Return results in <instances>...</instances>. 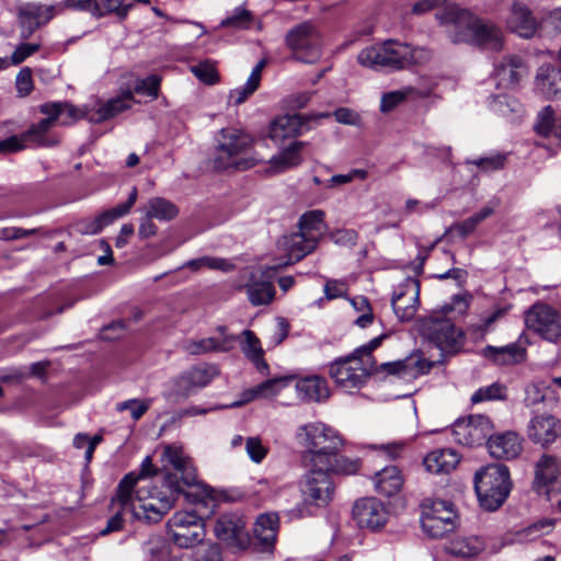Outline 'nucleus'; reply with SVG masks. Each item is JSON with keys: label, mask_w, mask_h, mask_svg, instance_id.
Here are the masks:
<instances>
[{"label": "nucleus", "mask_w": 561, "mask_h": 561, "mask_svg": "<svg viewBox=\"0 0 561 561\" xmlns=\"http://www.w3.org/2000/svg\"><path fill=\"white\" fill-rule=\"evenodd\" d=\"M167 528L171 540L180 548H192L201 543L206 535L203 518L194 512L174 513L168 520Z\"/></svg>", "instance_id": "10"}, {"label": "nucleus", "mask_w": 561, "mask_h": 561, "mask_svg": "<svg viewBox=\"0 0 561 561\" xmlns=\"http://www.w3.org/2000/svg\"><path fill=\"white\" fill-rule=\"evenodd\" d=\"M278 529L277 514H261L254 524V537L259 540L264 548H270L274 545Z\"/></svg>", "instance_id": "34"}, {"label": "nucleus", "mask_w": 561, "mask_h": 561, "mask_svg": "<svg viewBox=\"0 0 561 561\" xmlns=\"http://www.w3.org/2000/svg\"><path fill=\"white\" fill-rule=\"evenodd\" d=\"M163 459L171 466L163 473L160 489L150 482L138 486V477L129 472L119 481L113 505L119 504L123 511H129L134 519L158 523L173 507L185 488L197 483L196 469L192 459L184 455L181 447L167 446Z\"/></svg>", "instance_id": "1"}, {"label": "nucleus", "mask_w": 561, "mask_h": 561, "mask_svg": "<svg viewBox=\"0 0 561 561\" xmlns=\"http://www.w3.org/2000/svg\"><path fill=\"white\" fill-rule=\"evenodd\" d=\"M423 49L413 48L407 43L388 39L362 49L357 56L359 65L374 70H400L420 58Z\"/></svg>", "instance_id": "6"}, {"label": "nucleus", "mask_w": 561, "mask_h": 561, "mask_svg": "<svg viewBox=\"0 0 561 561\" xmlns=\"http://www.w3.org/2000/svg\"><path fill=\"white\" fill-rule=\"evenodd\" d=\"M54 125L51 124V119L43 118L37 124L32 125L25 133H23L24 139L27 141L34 140L41 144L46 133Z\"/></svg>", "instance_id": "60"}, {"label": "nucleus", "mask_w": 561, "mask_h": 561, "mask_svg": "<svg viewBox=\"0 0 561 561\" xmlns=\"http://www.w3.org/2000/svg\"><path fill=\"white\" fill-rule=\"evenodd\" d=\"M296 389L299 397L305 401L321 402L330 396L327 380L319 376L299 379Z\"/></svg>", "instance_id": "32"}, {"label": "nucleus", "mask_w": 561, "mask_h": 561, "mask_svg": "<svg viewBox=\"0 0 561 561\" xmlns=\"http://www.w3.org/2000/svg\"><path fill=\"white\" fill-rule=\"evenodd\" d=\"M482 549V543L478 538H457L448 542L445 550L455 557H473Z\"/></svg>", "instance_id": "41"}, {"label": "nucleus", "mask_w": 561, "mask_h": 561, "mask_svg": "<svg viewBox=\"0 0 561 561\" xmlns=\"http://www.w3.org/2000/svg\"><path fill=\"white\" fill-rule=\"evenodd\" d=\"M323 219L324 213L322 210L314 209L305 213L299 219V232L313 237L318 243L323 230Z\"/></svg>", "instance_id": "39"}, {"label": "nucleus", "mask_w": 561, "mask_h": 561, "mask_svg": "<svg viewBox=\"0 0 561 561\" xmlns=\"http://www.w3.org/2000/svg\"><path fill=\"white\" fill-rule=\"evenodd\" d=\"M383 337L379 335L373 339L351 355L337 358L330 365L329 374L340 388L351 392L365 385L374 367L371 352L381 344Z\"/></svg>", "instance_id": "3"}, {"label": "nucleus", "mask_w": 561, "mask_h": 561, "mask_svg": "<svg viewBox=\"0 0 561 561\" xmlns=\"http://www.w3.org/2000/svg\"><path fill=\"white\" fill-rule=\"evenodd\" d=\"M186 371L196 389L206 387L218 375V369L214 365L196 366Z\"/></svg>", "instance_id": "49"}, {"label": "nucleus", "mask_w": 561, "mask_h": 561, "mask_svg": "<svg viewBox=\"0 0 561 561\" xmlns=\"http://www.w3.org/2000/svg\"><path fill=\"white\" fill-rule=\"evenodd\" d=\"M133 3H125L124 0H103L102 4H95L93 15L102 18L106 14H115L119 20H125Z\"/></svg>", "instance_id": "45"}, {"label": "nucleus", "mask_w": 561, "mask_h": 561, "mask_svg": "<svg viewBox=\"0 0 561 561\" xmlns=\"http://www.w3.org/2000/svg\"><path fill=\"white\" fill-rule=\"evenodd\" d=\"M556 126L554 111L548 105L538 113L535 130L537 134L545 137L550 135L554 136Z\"/></svg>", "instance_id": "51"}, {"label": "nucleus", "mask_w": 561, "mask_h": 561, "mask_svg": "<svg viewBox=\"0 0 561 561\" xmlns=\"http://www.w3.org/2000/svg\"><path fill=\"white\" fill-rule=\"evenodd\" d=\"M41 228L24 229L20 227H8L0 229V240H18L39 233Z\"/></svg>", "instance_id": "61"}, {"label": "nucleus", "mask_w": 561, "mask_h": 561, "mask_svg": "<svg viewBox=\"0 0 561 561\" xmlns=\"http://www.w3.org/2000/svg\"><path fill=\"white\" fill-rule=\"evenodd\" d=\"M286 43L297 60L312 64L321 57V37L311 22L293 27L286 35Z\"/></svg>", "instance_id": "11"}, {"label": "nucleus", "mask_w": 561, "mask_h": 561, "mask_svg": "<svg viewBox=\"0 0 561 561\" xmlns=\"http://www.w3.org/2000/svg\"><path fill=\"white\" fill-rule=\"evenodd\" d=\"M507 27L524 38H531L538 30V22L530 9L522 3H514L506 21Z\"/></svg>", "instance_id": "24"}, {"label": "nucleus", "mask_w": 561, "mask_h": 561, "mask_svg": "<svg viewBox=\"0 0 561 561\" xmlns=\"http://www.w3.org/2000/svg\"><path fill=\"white\" fill-rule=\"evenodd\" d=\"M15 88L20 98L31 94L34 89L31 68L24 67L19 71L15 79Z\"/></svg>", "instance_id": "58"}, {"label": "nucleus", "mask_w": 561, "mask_h": 561, "mask_svg": "<svg viewBox=\"0 0 561 561\" xmlns=\"http://www.w3.org/2000/svg\"><path fill=\"white\" fill-rule=\"evenodd\" d=\"M112 507L115 508L118 506V510L115 512V514L107 520L106 526L100 531L101 536H106L111 533L118 531L123 528L124 525V515L126 513H129V511H123L122 506L119 504L113 505V502L111 503Z\"/></svg>", "instance_id": "62"}, {"label": "nucleus", "mask_w": 561, "mask_h": 561, "mask_svg": "<svg viewBox=\"0 0 561 561\" xmlns=\"http://www.w3.org/2000/svg\"><path fill=\"white\" fill-rule=\"evenodd\" d=\"M433 367V362L423 358L420 354H412L403 359L387 362L380 365H377L374 360L370 375L380 376L381 378L394 376L410 379L430 373Z\"/></svg>", "instance_id": "14"}, {"label": "nucleus", "mask_w": 561, "mask_h": 561, "mask_svg": "<svg viewBox=\"0 0 561 561\" xmlns=\"http://www.w3.org/2000/svg\"><path fill=\"white\" fill-rule=\"evenodd\" d=\"M252 22V14L243 8H237L234 12L221 21L224 27L248 28Z\"/></svg>", "instance_id": "56"}, {"label": "nucleus", "mask_w": 561, "mask_h": 561, "mask_svg": "<svg viewBox=\"0 0 561 561\" xmlns=\"http://www.w3.org/2000/svg\"><path fill=\"white\" fill-rule=\"evenodd\" d=\"M558 75L550 65L541 66L536 77L538 89L548 96L557 94L558 89L554 85V80Z\"/></svg>", "instance_id": "47"}, {"label": "nucleus", "mask_w": 561, "mask_h": 561, "mask_svg": "<svg viewBox=\"0 0 561 561\" xmlns=\"http://www.w3.org/2000/svg\"><path fill=\"white\" fill-rule=\"evenodd\" d=\"M243 335L244 343L242 345V351L255 364L259 370H266L267 364L263 359V351L261 348L259 339L250 330H245Z\"/></svg>", "instance_id": "44"}, {"label": "nucleus", "mask_w": 561, "mask_h": 561, "mask_svg": "<svg viewBox=\"0 0 561 561\" xmlns=\"http://www.w3.org/2000/svg\"><path fill=\"white\" fill-rule=\"evenodd\" d=\"M150 404L151 400L129 399L117 403L116 409L119 412L129 410L131 417L137 421L149 410Z\"/></svg>", "instance_id": "55"}, {"label": "nucleus", "mask_w": 561, "mask_h": 561, "mask_svg": "<svg viewBox=\"0 0 561 561\" xmlns=\"http://www.w3.org/2000/svg\"><path fill=\"white\" fill-rule=\"evenodd\" d=\"M144 550L149 556V561H170L176 558L171 553L170 545L160 536H151L144 543Z\"/></svg>", "instance_id": "42"}, {"label": "nucleus", "mask_w": 561, "mask_h": 561, "mask_svg": "<svg viewBox=\"0 0 561 561\" xmlns=\"http://www.w3.org/2000/svg\"><path fill=\"white\" fill-rule=\"evenodd\" d=\"M41 45L35 43L20 44L11 55L12 65L22 64L26 58L38 51Z\"/></svg>", "instance_id": "63"}, {"label": "nucleus", "mask_w": 561, "mask_h": 561, "mask_svg": "<svg viewBox=\"0 0 561 561\" xmlns=\"http://www.w3.org/2000/svg\"><path fill=\"white\" fill-rule=\"evenodd\" d=\"M53 16V8L43 10L42 7L27 4L20 10L21 37L27 39L42 24Z\"/></svg>", "instance_id": "28"}, {"label": "nucleus", "mask_w": 561, "mask_h": 561, "mask_svg": "<svg viewBox=\"0 0 561 561\" xmlns=\"http://www.w3.org/2000/svg\"><path fill=\"white\" fill-rule=\"evenodd\" d=\"M196 387L191 380L187 371L182 373L180 376L171 380V389L164 394V397L172 402H179L182 399H186L196 391Z\"/></svg>", "instance_id": "40"}, {"label": "nucleus", "mask_w": 561, "mask_h": 561, "mask_svg": "<svg viewBox=\"0 0 561 561\" xmlns=\"http://www.w3.org/2000/svg\"><path fill=\"white\" fill-rule=\"evenodd\" d=\"M506 396V388L501 383L494 382L486 387L479 388L471 397L472 403H480L492 400H503Z\"/></svg>", "instance_id": "50"}, {"label": "nucleus", "mask_w": 561, "mask_h": 561, "mask_svg": "<svg viewBox=\"0 0 561 561\" xmlns=\"http://www.w3.org/2000/svg\"><path fill=\"white\" fill-rule=\"evenodd\" d=\"M540 36H557L561 33V8L546 12L538 24Z\"/></svg>", "instance_id": "46"}, {"label": "nucleus", "mask_w": 561, "mask_h": 561, "mask_svg": "<svg viewBox=\"0 0 561 561\" xmlns=\"http://www.w3.org/2000/svg\"><path fill=\"white\" fill-rule=\"evenodd\" d=\"M231 347V339L206 337L198 341H191L185 350L192 355L205 354L208 352H227Z\"/></svg>", "instance_id": "38"}, {"label": "nucleus", "mask_w": 561, "mask_h": 561, "mask_svg": "<svg viewBox=\"0 0 561 561\" xmlns=\"http://www.w3.org/2000/svg\"><path fill=\"white\" fill-rule=\"evenodd\" d=\"M360 462L358 459H350L347 457L341 456L340 453L335 454L330 459V468H322L328 473H344V474H353L356 473L359 469Z\"/></svg>", "instance_id": "48"}, {"label": "nucleus", "mask_w": 561, "mask_h": 561, "mask_svg": "<svg viewBox=\"0 0 561 561\" xmlns=\"http://www.w3.org/2000/svg\"><path fill=\"white\" fill-rule=\"evenodd\" d=\"M483 355L496 364L510 365L524 360L526 350L517 343H511L501 347L488 345L483 348Z\"/></svg>", "instance_id": "33"}, {"label": "nucleus", "mask_w": 561, "mask_h": 561, "mask_svg": "<svg viewBox=\"0 0 561 561\" xmlns=\"http://www.w3.org/2000/svg\"><path fill=\"white\" fill-rule=\"evenodd\" d=\"M304 146L305 142L295 140L291 141L289 146L283 149L277 156H274L271 159L272 168L274 171L278 173L300 164V151Z\"/></svg>", "instance_id": "36"}, {"label": "nucleus", "mask_w": 561, "mask_h": 561, "mask_svg": "<svg viewBox=\"0 0 561 561\" xmlns=\"http://www.w3.org/2000/svg\"><path fill=\"white\" fill-rule=\"evenodd\" d=\"M282 265L267 266L264 270L252 272L247 283L242 286L247 297L253 306H264L273 301L275 287L273 275Z\"/></svg>", "instance_id": "16"}, {"label": "nucleus", "mask_w": 561, "mask_h": 561, "mask_svg": "<svg viewBox=\"0 0 561 561\" xmlns=\"http://www.w3.org/2000/svg\"><path fill=\"white\" fill-rule=\"evenodd\" d=\"M39 112L47 115L46 119H51V124L62 117L66 114L67 119H64L61 124L67 125L71 121L84 117V112L76 108L67 102H48L39 106Z\"/></svg>", "instance_id": "35"}, {"label": "nucleus", "mask_w": 561, "mask_h": 561, "mask_svg": "<svg viewBox=\"0 0 561 561\" xmlns=\"http://www.w3.org/2000/svg\"><path fill=\"white\" fill-rule=\"evenodd\" d=\"M353 518L360 528L378 531L387 524L389 511L379 499L364 497L354 503Z\"/></svg>", "instance_id": "15"}, {"label": "nucleus", "mask_w": 561, "mask_h": 561, "mask_svg": "<svg viewBox=\"0 0 561 561\" xmlns=\"http://www.w3.org/2000/svg\"><path fill=\"white\" fill-rule=\"evenodd\" d=\"M420 282L414 277H408L402 284L394 290L391 306L402 322L410 321L414 318L420 300Z\"/></svg>", "instance_id": "17"}, {"label": "nucleus", "mask_w": 561, "mask_h": 561, "mask_svg": "<svg viewBox=\"0 0 561 561\" xmlns=\"http://www.w3.org/2000/svg\"><path fill=\"white\" fill-rule=\"evenodd\" d=\"M437 20L446 27L450 41L455 44L469 43L483 49L497 51L503 47V33L494 23L473 15L466 9L448 5Z\"/></svg>", "instance_id": "2"}, {"label": "nucleus", "mask_w": 561, "mask_h": 561, "mask_svg": "<svg viewBox=\"0 0 561 561\" xmlns=\"http://www.w3.org/2000/svg\"><path fill=\"white\" fill-rule=\"evenodd\" d=\"M26 141L27 140L24 139L23 134L20 136L13 135L3 140H0V153L7 154L21 151L25 148Z\"/></svg>", "instance_id": "64"}, {"label": "nucleus", "mask_w": 561, "mask_h": 561, "mask_svg": "<svg viewBox=\"0 0 561 561\" xmlns=\"http://www.w3.org/2000/svg\"><path fill=\"white\" fill-rule=\"evenodd\" d=\"M288 381L289 378H273L265 380L264 382L245 390L242 393L241 400L234 401L229 405H226V408H239L257 398H272L278 394Z\"/></svg>", "instance_id": "30"}, {"label": "nucleus", "mask_w": 561, "mask_h": 561, "mask_svg": "<svg viewBox=\"0 0 561 561\" xmlns=\"http://www.w3.org/2000/svg\"><path fill=\"white\" fill-rule=\"evenodd\" d=\"M512 488L508 468L504 465H489L474 476V490L482 508L496 511L507 499Z\"/></svg>", "instance_id": "8"}, {"label": "nucleus", "mask_w": 561, "mask_h": 561, "mask_svg": "<svg viewBox=\"0 0 561 561\" xmlns=\"http://www.w3.org/2000/svg\"><path fill=\"white\" fill-rule=\"evenodd\" d=\"M137 188L133 187L131 192L128 195V198L125 203L119 204L113 208L106 209L103 213H101L98 217L102 228L111 225L116 219L127 215L130 210V208L134 206V204L137 201Z\"/></svg>", "instance_id": "43"}, {"label": "nucleus", "mask_w": 561, "mask_h": 561, "mask_svg": "<svg viewBox=\"0 0 561 561\" xmlns=\"http://www.w3.org/2000/svg\"><path fill=\"white\" fill-rule=\"evenodd\" d=\"M134 103V93L130 90L124 91L116 98L102 103L99 108L84 111V117L94 124L103 123L115 117L119 113L129 110Z\"/></svg>", "instance_id": "20"}, {"label": "nucleus", "mask_w": 561, "mask_h": 561, "mask_svg": "<svg viewBox=\"0 0 561 561\" xmlns=\"http://www.w3.org/2000/svg\"><path fill=\"white\" fill-rule=\"evenodd\" d=\"M507 160L506 153H495L489 157L467 160V163L474 164L483 171H497L504 168Z\"/></svg>", "instance_id": "53"}, {"label": "nucleus", "mask_w": 561, "mask_h": 561, "mask_svg": "<svg viewBox=\"0 0 561 561\" xmlns=\"http://www.w3.org/2000/svg\"><path fill=\"white\" fill-rule=\"evenodd\" d=\"M191 71L196 78L207 84H213L218 80L217 70L210 61H202L191 67Z\"/></svg>", "instance_id": "57"}, {"label": "nucleus", "mask_w": 561, "mask_h": 561, "mask_svg": "<svg viewBox=\"0 0 561 561\" xmlns=\"http://www.w3.org/2000/svg\"><path fill=\"white\" fill-rule=\"evenodd\" d=\"M404 479L396 466L385 467L374 476L375 490L383 496L396 495L403 485Z\"/></svg>", "instance_id": "29"}, {"label": "nucleus", "mask_w": 561, "mask_h": 561, "mask_svg": "<svg viewBox=\"0 0 561 561\" xmlns=\"http://www.w3.org/2000/svg\"><path fill=\"white\" fill-rule=\"evenodd\" d=\"M494 426L490 417L482 414L459 419L453 424L455 440L463 446L477 447L488 444Z\"/></svg>", "instance_id": "12"}, {"label": "nucleus", "mask_w": 561, "mask_h": 561, "mask_svg": "<svg viewBox=\"0 0 561 561\" xmlns=\"http://www.w3.org/2000/svg\"><path fill=\"white\" fill-rule=\"evenodd\" d=\"M301 491L306 501L317 506H325L332 499L333 483L325 470L312 467L305 476Z\"/></svg>", "instance_id": "18"}, {"label": "nucleus", "mask_w": 561, "mask_h": 561, "mask_svg": "<svg viewBox=\"0 0 561 561\" xmlns=\"http://www.w3.org/2000/svg\"><path fill=\"white\" fill-rule=\"evenodd\" d=\"M528 73L524 59L517 55L505 56L494 69V75L500 84L505 88L518 84L520 79Z\"/></svg>", "instance_id": "23"}, {"label": "nucleus", "mask_w": 561, "mask_h": 561, "mask_svg": "<svg viewBox=\"0 0 561 561\" xmlns=\"http://www.w3.org/2000/svg\"><path fill=\"white\" fill-rule=\"evenodd\" d=\"M245 450L250 459L255 463H260L267 454V448L263 446L259 437H249L245 442Z\"/></svg>", "instance_id": "59"}, {"label": "nucleus", "mask_w": 561, "mask_h": 561, "mask_svg": "<svg viewBox=\"0 0 561 561\" xmlns=\"http://www.w3.org/2000/svg\"><path fill=\"white\" fill-rule=\"evenodd\" d=\"M454 311L451 305L440 310H434L419 321L421 335L433 343L443 353L455 354L463 344V332L456 328L449 313Z\"/></svg>", "instance_id": "7"}, {"label": "nucleus", "mask_w": 561, "mask_h": 561, "mask_svg": "<svg viewBox=\"0 0 561 561\" xmlns=\"http://www.w3.org/2000/svg\"><path fill=\"white\" fill-rule=\"evenodd\" d=\"M307 121V117L301 114L280 116L271 124L270 137L276 144L294 138L301 134Z\"/></svg>", "instance_id": "26"}, {"label": "nucleus", "mask_w": 561, "mask_h": 561, "mask_svg": "<svg viewBox=\"0 0 561 561\" xmlns=\"http://www.w3.org/2000/svg\"><path fill=\"white\" fill-rule=\"evenodd\" d=\"M525 324L549 342H557L561 337V316L547 304H536L525 314Z\"/></svg>", "instance_id": "13"}, {"label": "nucleus", "mask_w": 561, "mask_h": 561, "mask_svg": "<svg viewBox=\"0 0 561 561\" xmlns=\"http://www.w3.org/2000/svg\"><path fill=\"white\" fill-rule=\"evenodd\" d=\"M561 436V422L552 415H538L528 425V437L546 447Z\"/></svg>", "instance_id": "21"}, {"label": "nucleus", "mask_w": 561, "mask_h": 561, "mask_svg": "<svg viewBox=\"0 0 561 561\" xmlns=\"http://www.w3.org/2000/svg\"><path fill=\"white\" fill-rule=\"evenodd\" d=\"M558 479H561V459L543 455L536 465L535 485L537 491L540 492L541 488H546V493L549 495Z\"/></svg>", "instance_id": "25"}, {"label": "nucleus", "mask_w": 561, "mask_h": 561, "mask_svg": "<svg viewBox=\"0 0 561 561\" xmlns=\"http://www.w3.org/2000/svg\"><path fill=\"white\" fill-rule=\"evenodd\" d=\"M415 90L411 87L405 88L403 90L390 91L382 95L380 101V111L382 113H388L392 111L396 106L401 104L405 99L411 95Z\"/></svg>", "instance_id": "52"}, {"label": "nucleus", "mask_w": 561, "mask_h": 561, "mask_svg": "<svg viewBox=\"0 0 561 561\" xmlns=\"http://www.w3.org/2000/svg\"><path fill=\"white\" fill-rule=\"evenodd\" d=\"M486 447L493 458L503 460L515 459L523 450L520 437L511 431L496 435L492 433Z\"/></svg>", "instance_id": "22"}, {"label": "nucleus", "mask_w": 561, "mask_h": 561, "mask_svg": "<svg viewBox=\"0 0 561 561\" xmlns=\"http://www.w3.org/2000/svg\"><path fill=\"white\" fill-rule=\"evenodd\" d=\"M213 168L217 171L248 170L260 159L250 154L253 138L236 128H222L217 136Z\"/></svg>", "instance_id": "5"}, {"label": "nucleus", "mask_w": 561, "mask_h": 561, "mask_svg": "<svg viewBox=\"0 0 561 561\" xmlns=\"http://www.w3.org/2000/svg\"><path fill=\"white\" fill-rule=\"evenodd\" d=\"M423 462L428 472L448 473L459 463V456L450 448L436 449L427 454Z\"/></svg>", "instance_id": "31"}, {"label": "nucleus", "mask_w": 561, "mask_h": 561, "mask_svg": "<svg viewBox=\"0 0 561 561\" xmlns=\"http://www.w3.org/2000/svg\"><path fill=\"white\" fill-rule=\"evenodd\" d=\"M179 214V208L172 202L163 197H152L145 206L146 217L169 221L174 219Z\"/></svg>", "instance_id": "37"}, {"label": "nucleus", "mask_w": 561, "mask_h": 561, "mask_svg": "<svg viewBox=\"0 0 561 561\" xmlns=\"http://www.w3.org/2000/svg\"><path fill=\"white\" fill-rule=\"evenodd\" d=\"M161 77L158 75H150L147 78L138 79L135 84V92L145 94L151 99H157L160 91Z\"/></svg>", "instance_id": "54"}, {"label": "nucleus", "mask_w": 561, "mask_h": 561, "mask_svg": "<svg viewBox=\"0 0 561 561\" xmlns=\"http://www.w3.org/2000/svg\"><path fill=\"white\" fill-rule=\"evenodd\" d=\"M214 533L216 537L230 547L243 549L249 542L245 531V522L237 513L220 515L215 523Z\"/></svg>", "instance_id": "19"}, {"label": "nucleus", "mask_w": 561, "mask_h": 561, "mask_svg": "<svg viewBox=\"0 0 561 561\" xmlns=\"http://www.w3.org/2000/svg\"><path fill=\"white\" fill-rule=\"evenodd\" d=\"M421 524L432 538H443L457 527V514L453 503L443 500H424Z\"/></svg>", "instance_id": "9"}, {"label": "nucleus", "mask_w": 561, "mask_h": 561, "mask_svg": "<svg viewBox=\"0 0 561 561\" xmlns=\"http://www.w3.org/2000/svg\"><path fill=\"white\" fill-rule=\"evenodd\" d=\"M317 242L313 237H308L305 233L296 232L284 237L282 245L287 252L288 260L284 266L293 264L302 260L306 255L314 251Z\"/></svg>", "instance_id": "27"}, {"label": "nucleus", "mask_w": 561, "mask_h": 561, "mask_svg": "<svg viewBox=\"0 0 561 561\" xmlns=\"http://www.w3.org/2000/svg\"><path fill=\"white\" fill-rule=\"evenodd\" d=\"M298 444L306 448L305 459L311 467L330 468V459L343 447V438L331 426L314 422L297 428Z\"/></svg>", "instance_id": "4"}]
</instances>
